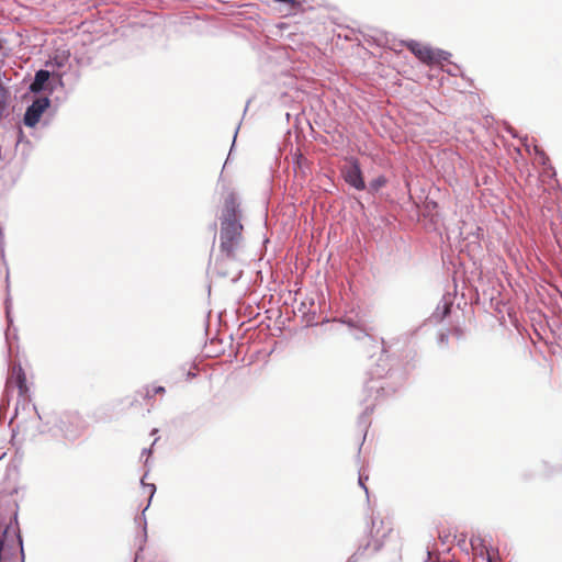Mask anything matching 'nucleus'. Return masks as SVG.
<instances>
[{"label":"nucleus","mask_w":562,"mask_h":562,"mask_svg":"<svg viewBox=\"0 0 562 562\" xmlns=\"http://www.w3.org/2000/svg\"><path fill=\"white\" fill-rule=\"evenodd\" d=\"M243 231L240 223L221 222L220 255L215 258L213 269L223 278L236 280L240 271L232 267L231 262L237 260L243 248Z\"/></svg>","instance_id":"f257e3e1"},{"label":"nucleus","mask_w":562,"mask_h":562,"mask_svg":"<svg viewBox=\"0 0 562 562\" xmlns=\"http://www.w3.org/2000/svg\"><path fill=\"white\" fill-rule=\"evenodd\" d=\"M19 550H22V539L16 517L7 524L0 521V562H8Z\"/></svg>","instance_id":"f03ea898"},{"label":"nucleus","mask_w":562,"mask_h":562,"mask_svg":"<svg viewBox=\"0 0 562 562\" xmlns=\"http://www.w3.org/2000/svg\"><path fill=\"white\" fill-rule=\"evenodd\" d=\"M14 389L18 390L19 396L29 397V386L26 384V375L21 366L13 367L5 383V392L10 393Z\"/></svg>","instance_id":"7ed1b4c3"},{"label":"nucleus","mask_w":562,"mask_h":562,"mask_svg":"<svg viewBox=\"0 0 562 562\" xmlns=\"http://www.w3.org/2000/svg\"><path fill=\"white\" fill-rule=\"evenodd\" d=\"M345 181L357 190H364L366 183L360 165L357 159H348V164L342 169Z\"/></svg>","instance_id":"20e7f679"},{"label":"nucleus","mask_w":562,"mask_h":562,"mask_svg":"<svg viewBox=\"0 0 562 562\" xmlns=\"http://www.w3.org/2000/svg\"><path fill=\"white\" fill-rule=\"evenodd\" d=\"M49 99L46 97L34 100L26 109L24 114V124L29 127L35 126L40 122L42 114L49 106Z\"/></svg>","instance_id":"39448f33"},{"label":"nucleus","mask_w":562,"mask_h":562,"mask_svg":"<svg viewBox=\"0 0 562 562\" xmlns=\"http://www.w3.org/2000/svg\"><path fill=\"white\" fill-rule=\"evenodd\" d=\"M238 206L236 196L233 193L228 194L225 199L221 222L240 223Z\"/></svg>","instance_id":"423d86ee"},{"label":"nucleus","mask_w":562,"mask_h":562,"mask_svg":"<svg viewBox=\"0 0 562 562\" xmlns=\"http://www.w3.org/2000/svg\"><path fill=\"white\" fill-rule=\"evenodd\" d=\"M408 49L423 63L432 64L436 59L434 50L420 43L411 42L407 44Z\"/></svg>","instance_id":"0eeeda50"},{"label":"nucleus","mask_w":562,"mask_h":562,"mask_svg":"<svg viewBox=\"0 0 562 562\" xmlns=\"http://www.w3.org/2000/svg\"><path fill=\"white\" fill-rule=\"evenodd\" d=\"M49 76H50L49 71L43 70V69L38 70L35 74V78H34L33 82L30 86L31 91L32 92H40L41 90H43L44 85L49 79Z\"/></svg>","instance_id":"6e6552de"},{"label":"nucleus","mask_w":562,"mask_h":562,"mask_svg":"<svg viewBox=\"0 0 562 562\" xmlns=\"http://www.w3.org/2000/svg\"><path fill=\"white\" fill-rule=\"evenodd\" d=\"M383 525H384V521L382 519H373L372 520L371 535L379 540L384 539L391 531V528L381 530Z\"/></svg>","instance_id":"1a4fd4ad"},{"label":"nucleus","mask_w":562,"mask_h":562,"mask_svg":"<svg viewBox=\"0 0 562 562\" xmlns=\"http://www.w3.org/2000/svg\"><path fill=\"white\" fill-rule=\"evenodd\" d=\"M164 393H165V387L164 386H156V387H153V390H147L145 396L146 397H151L155 394H164Z\"/></svg>","instance_id":"9d476101"},{"label":"nucleus","mask_w":562,"mask_h":562,"mask_svg":"<svg viewBox=\"0 0 562 562\" xmlns=\"http://www.w3.org/2000/svg\"><path fill=\"white\" fill-rule=\"evenodd\" d=\"M8 98V91L0 85V108H3Z\"/></svg>","instance_id":"9b49d317"},{"label":"nucleus","mask_w":562,"mask_h":562,"mask_svg":"<svg viewBox=\"0 0 562 562\" xmlns=\"http://www.w3.org/2000/svg\"><path fill=\"white\" fill-rule=\"evenodd\" d=\"M385 182H386V181H385V179H384V178H382V177H380V178L375 179V180L371 183V186H372L374 189H379L380 187H383V186L385 184Z\"/></svg>","instance_id":"f8f14e48"},{"label":"nucleus","mask_w":562,"mask_h":562,"mask_svg":"<svg viewBox=\"0 0 562 562\" xmlns=\"http://www.w3.org/2000/svg\"><path fill=\"white\" fill-rule=\"evenodd\" d=\"M439 341H440L441 344L447 345V344H448V341H449V336H448V334H447V333H441V334H440V336H439Z\"/></svg>","instance_id":"ddd939ff"},{"label":"nucleus","mask_w":562,"mask_h":562,"mask_svg":"<svg viewBox=\"0 0 562 562\" xmlns=\"http://www.w3.org/2000/svg\"><path fill=\"white\" fill-rule=\"evenodd\" d=\"M188 376L191 378V376H194V374L189 372Z\"/></svg>","instance_id":"4468645a"},{"label":"nucleus","mask_w":562,"mask_h":562,"mask_svg":"<svg viewBox=\"0 0 562 562\" xmlns=\"http://www.w3.org/2000/svg\"><path fill=\"white\" fill-rule=\"evenodd\" d=\"M487 562H492V559H491V557H488V558H487Z\"/></svg>","instance_id":"2eb2a0df"}]
</instances>
